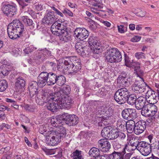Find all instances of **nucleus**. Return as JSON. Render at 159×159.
<instances>
[{"instance_id": "nucleus-23", "label": "nucleus", "mask_w": 159, "mask_h": 159, "mask_svg": "<svg viewBox=\"0 0 159 159\" xmlns=\"http://www.w3.org/2000/svg\"><path fill=\"white\" fill-rule=\"evenodd\" d=\"M62 120H64L63 114L57 116L55 118H52L51 120V123L52 126L55 127H59L62 125Z\"/></svg>"}, {"instance_id": "nucleus-25", "label": "nucleus", "mask_w": 159, "mask_h": 159, "mask_svg": "<svg viewBox=\"0 0 159 159\" xmlns=\"http://www.w3.org/2000/svg\"><path fill=\"white\" fill-rule=\"evenodd\" d=\"M136 123L133 120H129L126 122V129L129 133H132L135 131Z\"/></svg>"}, {"instance_id": "nucleus-48", "label": "nucleus", "mask_w": 159, "mask_h": 159, "mask_svg": "<svg viewBox=\"0 0 159 159\" xmlns=\"http://www.w3.org/2000/svg\"><path fill=\"white\" fill-rule=\"evenodd\" d=\"M107 139H100L98 142L97 145L98 148L102 151V149L104 148L105 143Z\"/></svg>"}, {"instance_id": "nucleus-42", "label": "nucleus", "mask_w": 159, "mask_h": 159, "mask_svg": "<svg viewBox=\"0 0 159 159\" xmlns=\"http://www.w3.org/2000/svg\"><path fill=\"white\" fill-rule=\"evenodd\" d=\"M81 153V151L76 150L73 152L72 157L73 159H83Z\"/></svg>"}, {"instance_id": "nucleus-62", "label": "nucleus", "mask_w": 159, "mask_h": 159, "mask_svg": "<svg viewBox=\"0 0 159 159\" xmlns=\"http://www.w3.org/2000/svg\"><path fill=\"white\" fill-rule=\"evenodd\" d=\"M62 101L66 102H67L70 103V104H73L74 103V102L72 100L71 98L68 96L63 97V99H62Z\"/></svg>"}, {"instance_id": "nucleus-58", "label": "nucleus", "mask_w": 159, "mask_h": 159, "mask_svg": "<svg viewBox=\"0 0 159 159\" xmlns=\"http://www.w3.org/2000/svg\"><path fill=\"white\" fill-rule=\"evenodd\" d=\"M155 91L152 90L151 88L149 86L148 89H147L144 92H146V96L148 97L147 99H149V98L151 96V95Z\"/></svg>"}, {"instance_id": "nucleus-56", "label": "nucleus", "mask_w": 159, "mask_h": 159, "mask_svg": "<svg viewBox=\"0 0 159 159\" xmlns=\"http://www.w3.org/2000/svg\"><path fill=\"white\" fill-rule=\"evenodd\" d=\"M125 78L123 76H120L117 79V83L120 84V85H123L124 84L127 83L125 80Z\"/></svg>"}, {"instance_id": "nucleus-37", "label": "nucleus", "mask_w": 159, "mask_h": 159, "mask_svg": "<svg viewBox=\"0 0 159 159\" xmlns=\"http://www.w3.org/2000/svg\"><path fill=\"white\" fill-rule=\"evenodd\" d=\"M111 119V117L109 116L103 117L101 119V126L103 125L107 126L108 125H111L112 123Z\"/></svg>"}, {"instance_id": "nucleus-33", "label": "nucleus", "mask_w": 159, "mask_h": 159, "mask_svg": "<svg viewBox=\"0 0 159 159\" xmlns=\"http://www.w3.org/2000/svg\"><path fill=\"white\" fill-rule=\"evenodd\" d=\"M110 129L111 132L109 139H113L118 138V134L119 132L118 129L117 128H113L112 127Z\"/></svg>"}, {"instance_id": "nucleus-12", "label": "nucleus", "mask_w": 159, "mask_h": 159, "mask_svg": "<svg viewBox=\"0 0 159 159\" xmlns=\"http://www.w3.org/2000/svg\"><path fill=\"white\" fill-rule=\"evenodd\" d=\"M122 117L128 120H134L137 117V113L135 109L125 108L121 112Z\"/></svg>"}, {"instance_id": "nucleus-47", "label": "nucleus", "mask_w": 159, "mask_h": 159, "mask_svg": "<svg viewBox=\"0 0 159 159\" xmlns=\"http://www.w3.org/2000/svg\"><path fill=\"white\" fill-rule=\"evenodd\" d=\"M67 24L64 23L63 21L62 22L60 23H59V24L58 25V27H59V31L60 32H64L65 31H67Z\"/></svg>"}, {"instance_id": "nucleus-39", "label": "nucleus", "mask_w": 159, "mask_h": 159, "mask_svg": "<svg viewBox=\"0 0 159 159\" xmlns=\"http://www.w3.org/2000/svg\"><path fill=\"white\" fill-rule=\"evenodd\" d=\"M89 53L90 51L89 48L85 46L84 48H83V49L82 50H80V52H79L78 54L81 57H88Z\"/></svg>"}, {"instance_id": "nucleus-26", "label": "nucleus", "mask_w": 159, "mask_h": 159, "mask_svg": "<svg viewBox=\"0 0 159 159\" xmlns=\"http://www.w3.org/2000/svg\"><path fill=\"white\" fill-rule=\"evenodd\" d=\"M111 126H107L104 127L102 130L101 132V135L103 137L106 139H109L110 136V133Z\"/></svg>"}, {"instance_id": "nucleus-24", "label": "nucleus", "mask_w": 159, "mask_h": 159, "mask_svg": "<svg viewBox=\"0 0 159 159\" xmlns=\"http://www.w3.org/2000/svg\"><path fill=\"white\" fill-rule=\"evenodd\" d=\"M71 91V88L69 85H66L63 86L60 91L57 92V93L59 92L60 93L59 95V97L60 99H63V97L67 96L70 94Z\"/></svg>"}, {"instance_id": "nucleus-1", "label": "nucleus", "mask_w": 159, "mask_h": 159, "mask_svg": "<svg viewBox=\"0 0 159 159\" xmlns=\"http://www.w3.org/2000/svg\"><path fill=\"white\" fill-rule=\"evenodd\" d=\"M24 30L23 24L18 19H15L7 26L8 36L10 39L13 40L20 38L25 40L29 36L28 34L23 33Z\"/></svg>"}, {"instance_id": "nucleus-45", "label": "nucleus", "mask_w": 159, "mask_h": 159, "mask_svg": "<svg viewBox=\"0 0 159 159\" xmlns=\"http://www.w3.org/2000/svg\"><path fill=\"white\" fill-rule=\"evenodd\" d=\"M62 99H61V109L63 108L70 109L72 106L73 104H70L68 102L62 101Z\"/></svg>"}, {"instance_id": "nucleus-64", "label": "nucleus", "mask_w": 159, "mask_h": 159, "mask_svg": "<svg viewBox=\"0 0 159 159\" xmlns=\"http://www.w3.org/2000/svg\"><path fill=\"white\" fill-rule=\"evenodd\" d=\"M10 72V71L4 67L0 69V74H2L3 76L7 75Z\"/></svg>"}, {"instance_id": "nucleus-50", "label": "nucleus", "mask_w": 159, "mask_h": 159, "mask_svg": "<svg viewBox=\"0 0 159 159\" xmlns=\"http://www.w3.org/2000/svg\"><path fill=\"white\" fill-rule=\"evenodd\" d=\"M85 46H84L83 44L80 42H77L75 44V48L76 52L78 53L80 52V50L83 49Z\"/></svg>"}, {"instance_id": "nucleus-38", "label": "nucleus", "mask_w": 159, "mask_h": 159, "mask_svg": "<svg viewBox=\"0 0 159 159\" xmlns=\"http://www.w3.org/2000/svg\"><path fill=\"white\" fill-rule=\"evenodd\" d=\"M147 105H146L145 106L143 107L141 109V114L142 116L145 117H148L152 116L150 112L149 111Z\"/></svg>"}, {"instance_id": "nucleus-15", "label": "nucleus", "mask_w": 159, "mask_h": 159, "mask_svg": "<svg viewBox=\"0 0 159 159\" xmlns=\"http://www.w3.org/2000/svg\"><path fill=\"white\" fill-rule=\"evenodd\" d=\"M21 20L25 25L29 26L30 29L32 30H34L36 29H39L40 28L38 24L36 22H33L32 20L30 19L27 16H22L21 18Z\"/></svg>"}, {"instance_id": "nucleus-36", "label": "nucleus", "mask_w": 159, "mask_h": 159, "mask_svg": "<svg viewBox=\"0 0 159 159\" xmlns=\"http://www.w3.org/2000/svg\"><path fill=\"white\" fill-rule=\"evenodd\" d=\"M113 146L114 149L117 151H121L122 149V143L121 141L117 140L113 142Z\"/></svg>"}, {"instance_id": "nucleus-31", "label": "nucleus", "mask_w": 159, "mask_h": 159, "mask_svg": "<svg viewBox=\"0 0 159 159\" xmlns=\"http://www.w3.org/2000/svg\"><path fill=\"white\" fill-rule=\"evenodd\" d=\"M117 91L126 102V99L129 94V92L127 89L125 88H123L118 89Z\"/></svg>"}, {"instance_id": "nucleus-14", "label": "nucleus", "mask_w": 159, "mask_h": 159, "mask_svg": "<svg viewBox=\"0 0 159 159\" xmlns=\"http://www.w3.org/2000/svg\"><path fill=\"white\" fill-rule=\"evenodd\" d=\"M61 99H57L49 102L47 106V109L53 112H56L60 109H61Z\"/></svg>"}, {"instance_id": "nucleus-49", "label": "nucleus", "mask_w": 159, "mask_h": 159, "mask_svg": "<svg viewBox=\"0 0 159 159\" xmlns=\"http://www.w3.org/2000/svg\"><path fill=\"white\" fill-rule=\"evenodd\" d=\"M46 58L41 52H39L36 54V58L39 60L40 62H43L45 59Z\"/></svg>"}, {"instance_id": "nucleus-21", "label": "nucleus", "mask_w": 159, "mask_h": 159, "mask_svg": "<svg viewBox=\"0 0 159 159\" xmlns=\"http://www.w3.org/2000/svg\"><path fill=\"white\" fill-rule=\"evenodd\" d=\"M45 93V98L46 101L45 103L48 102V103L49 102H52V101L57 99H60V98H59V95L60 93L59 92L57 93Z\"/></svg>"}, {"instance_id": "nucleus-22", "label": "nucleus", "mask_w": 159, "mask_h": 159, "mask_svg": "<svg viewBox=\"0 0 159 159\" xmlns=\"http://www.w3.org/2000/svg\"><path fill=\"white\" fill-rule=\"evenodd\" d=\"M147 99L143 96H140L137 98L135 106L138 110H141L145 105Z\"/></svg>"}, {"instance_id": "nucleus-6", "label": "nucleus", "mask_w": 159, "mask_h": 159, "mask_svg": "<svg viewBox=\"0 0 159 159\" xmlns=\"http://www.w3.org/2000/svg\"><path fill=\"white\" fill-rule=\"evenodd\" d=\"M148 87L149 86L144 82L143 78L140 80H136L131 86L132 90L137 93L144 92Z\"/></svg>"}, {"instance_id": "nucleus-61", "label": "nucleus", "mask_w": 159, "mask_h": 159, "mask_svg": "<svg viewBox=\"0 0 159 159\" xmlns=\"http://www.w3.org/2000/svg\"><path fill=\"white\" fill-rule=\"evenodd\" d=\"M61 11L66 16H68L71 17L73 16V13L66 8L64 9Z\"/></svg>"}, {"instance_id": "nucleus-30", "label": "nucleus", "mask_w": 159, "mask_h": 159, "mask_svg": "<svg viewBox=\"0 0 159 159\" xmlns=\"http://www.w3.org/2000/svg\"><path fill=\"white\" fill-rule=\"evenodd\" d=\"M114 97L115 100L119 104H123L126 102L124 98L120 95L117 91L115 93Z\"/></svg>"}, {"instance_id": "nucleus-43", "label": "nucleus", "mask_w": 159, "mask_h": 159, "mask_svg": "<svg viewBox=\"0 0 159 159\" xmlns=\"http://www.w3.org/2000/svg\"><path fill=\"white\" fill-rule=\"evenodd\" d=\"M87 20L89 22V27L90 30H94L97 28L96 24L95 22L91 19L88 18Z\"/></svg>"}, {"instance_id": "nucleus-17", "label": "nucleus", "mask_w": 159, "mask_h": 159, "mask_svg": "<svg viewBox=\"0 0 159 159\" xmlns=\"http://www.w3.org/2000/svg\"><path fill=\"white\" fill-rule=\"evenodd\" d=\"M39 84L38 82L34 81H31L29 83L28 88L30 97H33L37 93L40 91H38Z\"/></svg>"}, {"instance_id": "nucleus-18", "label": "nucleus", "mask_w": 159, "mask_h": 159, "mask_svg": "<svg viewBox=\"0 0 159 159\" xmlns=\"http://www.w3.org/2000/svg\"><path fill=\"white\" fill-rule=\"evenodd\" d=\"M146 124L145 121L143 120L139 121L136 123L134 133L139 135L142 133L146 128Z\"/></svg>"}, {"instance_id": "nucleus-4", "label": "nucleus", "mask_w": 159, "mask_h": 159, "mask_svg": "<svg viewBox=\"0 0 159 159\" xmlns=\"http://www.w3.org/2000/svg\"><path fill=\"white\" fill-rule=\"evenodd\" d=\"M88 43L91 46V48L94 56L96 55L97 57L99 53L102 51V48L100 46L101 43L98 40V38L96 37L90 36L89 39Z\"/></svg>"}, {"instance_id": "nucleus-35", "label": "nucleus", "mask_w": 159, "mask_h": 159, "mask_svg": "<svg viewBox=\"0 0 159 159\" xmlns=\"http://www.w3.org/2000/svg\"><path fill=\"white\" fill-rule=\"evenodd\" d=\"M100 153L99 149L94 147L91 148L89 152V154L93 156L94 158V159H95L97 157L101 156Z\"/></svg>"}, {"instance_id": "nucleus-11", "label": "nucleus", "mask_w": 159, "mask_h": 159, "mask_svg": "<svg viewBox=\"0 0 159 159\" xmlns=\"http://www.w3.org/2000/svg\"><path fill=\"white\" fill-rule=\"evenodd\" d=\"M63 116L66 124L69 126H74L79 123V118L76 115L64 113Z\"/></svg>"}, {"instance_id": "nucleus-16", "label": "nucleus", "mask_w": 159, "mask_h": 159, "mask_svg": "<svg viewBox=\"0 0 159 159\" xmlns=\"http://www.w3.org/2000/svg\"><path fill=\"white\" fill-rule=\"evenodd\" d=\"M32 99H34L36 103L40 105H42L45 102L46 100L45 98V93L41 91L37 93L33 97H31Z\"/></svg>"}, {"instance_id": "nucleus-46", "label": "nucleus", "mask_w": 159, "mask_h": 159, "mask_svg": "<svg viewBox=\"0 0 159 159\" xmlns=\"http://www.w3.org/2000/svg\"><path fill=\"white\" fill-rule=\"evenodd\" d=\"M134 12L136 16L140 17H143L146 14V12L141 9L135 10Z\"/></svg>"}, {"instance_id": "nucleus-28", "label": "nucleus", "mask_w": 159, "mask_h": 159, "mask_svg": "<svg viewBox=\"0 0 159 159\" xmlns=\"http://www.w3.org/2000/svg\"><path fill=\"white\" fill-rule=\"evenodd\" d=\"M58 36L61 42H66L70 39V35L67 31L61 32L60 34Z\"/></svg>"}, {"instance_id": "nucleus-57", "label": "nucleus", "mask_w": 159, "mask_h": 159, "mask_svg": "<svg viewBox=\"0 0 159 159\" xmlns=\"http://www.w3.org/2000/svg\"><path fill=\"white\" fill-rule=\"evenodd\" d=\"M36 49L33 46H30L25 48L24 50V51L25 54H28L29 53H31Z\"/></svg>"}, {"instance_id": "nucleus-7", "label": "nucleus", "mask_w": 159, "mask_h": 159, "mask_svg": "<svg viewBox=\"0 0 159 159\" xmlns=\"http://www.w3.org/2000/svg\"><path fill=\"white\" fill-rule=\"evenodd\" d=\"M62 137L58 132L55 131H51L50 134L47 137L46 143L51 146H55L61 141Z\"/></svg>"}, {"instance_id": "nucleus-59", "label": "nucleus", "mask_w": 159, "mask_h": 159, "mask_svg": "<svg viewBox=\"0 0 159 159\" xmlns=\"http://www.w3.org/2000/svg\"><path fill=\"white\" fill-rule=\"evenodd\" d=\"M41 52L43 54H44V56L46 57H48L51 56L52 55V53L49 49L45 48L41 50Z\"/></svg>"}, {"instance_id": "nucleus-54", "label": "nucleus", "mask_w": 159, "mask_h": 159, "mask_svg": "<svg viewBox=\"0 0 159 159\" xmlns=\"http://www.w3.org/2000/svg\"><path fill=\"white\" fill-rule=\"evenodd\" d=\"M113 159H120L122 152L121 151H114L112 153Z\"/></svg>"}, {"instance_id": "nucleus-5", "label": "nucleus", "mask_w": 159, "mask_h": 159, "mask_svg": "<svg viewBox=\"0 0 159 159\" xmlns=\"http://www.w3.org/2000/svg\"><path fill=\"white\" fill-rule=\"evenodd\" d=\"M133 144L139 150L142 155L147 156L151 152L150 144L144 141H136Z\"/></svg>"}, {"instance_id": "nucleus-51", "label": "nucleus", "mask_w": 159, "mask_h": 159, "mask_svg": "<svg viewBox=\"0 0 159 159\" xmlns=\"http://www.w3.org/2000/svg\"><path fill=\"white\" fill-rule=\"evenodd\" d=\"M111 147V145L110 142L107 140L105 143L104 148L102 149V151L103 152L108 151Z\"/></svg>"}, {"instance_id": "nucleus-29", "label": "nucleus", "mask_w": 159, "mask_h": 159, "mask_svg": "<svg viewBox=\"0 0 159 159\" xmlns=\"http://www.w3.org/2000/svg\"><path fill=\"white\" fill-rule=\"evenodd\" d=\"M126 122L122 119H119L117 122V126L118 129L121 131L126 130Z\"/></svg>"}, {"instance_id": "nucleus-52", "label": "nucleus", "mask_w": 159, "mask_h": 159, "mask_svg": "<svg viewBox=\"0 0 159 159\" xmlns=\"http://www.w3.org/2000/svg\"><path fill=\"white\" fill-rule=\"evenodd\" d=\"M42 149L47 155H51L55 154L56 149H49L45 147L43 148Z\"/></svg>"}, {"instance_id": "nucleus-9", "label": "nucleus", "mask_w": 159, "mask_h": 159, "mask_svg": "<svg viewBox=\"0 0 159 159\" xmlns=\"http://www.w3.org/2000/svg\"><path fill=\"white\" fill-rule=\"evenodd\" d=\"M3 13L8 17H11L16 14V5L14 3L4 4L2 8Z\"/></svg>"}, {"instance_id": "nucleus-32", "label": "nucleus", "mask_w": 159, "mask_h": 159, "mask_svg": "<svg viewBox=\"0 0 159 159\" xmlns=\"http://www.w3.org/2000/svg\"><path fill=\"white\" fill-rule=\"evenodd\" d=\"M137 99V96L136 94H132L129 95V96L126 99V101H127L128 104L133 105L136 103Z\"/></svg>"}, {"instance_id": "nucleus-2", "label": "nucleus", "mask_w": 159, "mask_h": 159, "mask_svg": "<svg viewBox=\"0 0 159 159\" xmlns=\"http://www.w3.org/2000/svg\"><path fill=\"white\" fill-rule=\"evenodd\" d=\"M65 63L69 74L75 75L81 69L80 61L75 57H70L67 58Z\"/></svg>"}, {"instance_id": "nucleus-34", "label": "nucleus", "mask_w": 159, "mask_h": 159, "mask_svg": "<svg viewBox=\"0 0 159 159\" xmlns=\"http://www.w3.org/2000/svg\"><path fill=\"white\" fill-rule=\"evenodd\" d=\"M154 104L151 103L147 104V106H148L152 116H154L156 114L157 111V107L154 105Z\"/></svg>"}, {"instance_id": "nucleus-60", "label": "nucleus", "mask_w": 159, "mask_h": 159, "mask_svg": "<svg viewBox=\"0 0 159 159\" xmlns=\"http://www.w3.org/2000/svg\"><path fill=\"white\" fill-rule=\"evenodd\" d=\"M126 152H122L121 157L120 159H130L132 153L131 152L126 154Z\"/></svg>"}, {"instance_id": "nucleus-8", "label": "nucleus", "mask_w": 159, "mask_h": 159, "mask_svg": "<svg viewBox=\"0 0 159 159\" xmlns=\"http://www.w3.org/2000/svg\"><path fill=\"white\" fill-rule=\"evenodd\" d=\"M52 72H42L38 77V82L40 86L43 87L47 84L50 85Z\"/></svg>"}, {"instance_id": "nucleus-3", "label": "nucleus", "mask_w": 159, "mask_h": 159, "mask_svg": "<svg viewBox=\"0 0 159 159\" xmlns=\"http://www.w3.org/2000/svg\"><path fill=\"white\" fill-rule=\"evenodd\" d=\"M105 56L106 60L111 63L120 62L122 59L120 52L116 48H110L107 50Z\"/></svg>"}, {"instance_id": "nucleus-20", "label": "nucleus", "mask_w": 159, "mask_h": 159, "mask_svg": "<svg viewBox=\"0 0 159 159\" xmlns=\"http://www.w3.org/2000/svg\"><path fill=\"white\" fill-rule=\"evenodd\" d=\"M25 81L22 77L17 78L15 80L14 88L16 91H20L24 88Z\"/></svg>"}, {"instance_id": "nucleus-27", "label": "nucleus", "mask_w": 159, "mask_h": 159, "mask_svg": "<svg viewBox=\"0 0 159 159\" xmlns=\"http://www.w3.org/2000/svg\"><path fill=\"white\" fill-rule=\"evenodd\" d=\"M127 66L128 67L132 66L134 67L135 69V70L137 73H140L142 74L143 73V71L140 69V64L139 62L132 61L130 62V65H127Z\"/></svg>"}, {"instance_id": "nucleus-10", "label": "nucleus", "mask_w": 159, "mask_h": 159, "mask_svg": "<svg viewBox=\"0 0 159 159\" xmlns=\"http://www.w3.org/2000/svg\"><path fill=\"white\" fill-rule=\"evenodd\" d=\"M51 77L50 85L56 84L59 86L63 85L66 82V78L62 75H59L56 72H52Z\"/></svg>"}, {"instance_id": "nucleus-13", "label": "nucleus", "mask_w": 159, "mask_h": 159, "mask_svg": "<svg viewBox=\"0 0 159 159\" xmlns=\"http://www.w3.org/2000/svg\"><path fill=\"white\" fill-rule=\"evenodd\" d=\"M74 36L75 38L83 40L89 36L88 31L84 28H78L74 31Z\"/></svg>"}, {"instance_id": "nucleus-53", "label": "nucleus", "mask_w": 159, "mask_h": 159, "mask_svg": "<svg viewBox=\"0 0 159 159\" xmlns=\"http://www.w3.org/2000/svg\"><path fill=\"white\" fill-rule=\"evenodd\" d=\"M59 129L58 131V133L62 137L64 138L66 134V130L65 127L61 125L59 126Z\"/></svg>"}, {"instance_id": "nucleus-55", "label": "nucleus", "mask_w": 159, "mask_h": 159, "mask_svg": "<svg viewBox=\"0 0 159 159\" xmlns=\"http://www.w3.org/2000/svg\"><path fill=\"white\" fill-rule=\"evenodd\" d=\"M66 60L64 61L63 63H60L59 65H57V67L58 70L60 71H62L63 70H64L65 69L66 70L67 69V68H66L67 66L65 63Z\"/></svg>"}, {"instance_id": "nucleus-44", "label": "nucleus", "mask_w": 159, "mask_h": 159, "mask_svg": "<svg viewBox=\"0 0 159 159\" xmlns=\"http://www.w3.org/2000/svg\"><path fill=\"white\" fill-rule=\"evenodd\" d=\"M107 90L104 88H101L99 89L96 93V95L101 98L106 95Z\"/></svg>"}, {"instance_id": "nucleus-63", "label": "nucleus", "mask_w": 159, "mask_h": 159, "mask_svg": "<svg viewBox=\"0 0 159 159\" xmlns=\"http://www.w3.org/2000/svg\"><path fill=\"white\" fill-rule=\"evenodd\" d=\"M114 110L111 107H109L106 111V116L111 117L113 115Z\"/></svg>"}, {"instance_id": "nucleus-19", "label": "nucleus", "mask_w": 159, "mask_h": 159, "mask_svg": "<svg viewBox=\"0 0 159 159\" xmlns=\"http://www.w3.org/2000/svg\"><path fill=\"white\" fill-rule=\"evenodd\" d=\"M57 19L53 12L47 13L43 19V22L48 25H51Z\"/></svg>"}, {"instance_id": "nucleus-41", "label": "nucleus", "mask_w": 159, "mask_h": 159, "mask_svg": "<svg viewBox=\"0 0 159 159\" xmlns=\"http://www.w3.org/2000/svg\"><path fill=\"white\" fill-rule=\"evenodd\" d=\"M8 87V82L5 80H0V92H3Z\"/></svg>"}, {"instance_id": "nucleus-40", "label": "nucleus", "mask_w": 159, "mask_h": 159, "mask_svg": "<svg viewBox=\"0 0 159 159\" xmlns=\"http://www.w3.org/2000/svg\"><path fill=\"white\" fill-rule=\"evenodd\" d=\"M57 23H53L51 27V30L52 33L54 35L58 36L60 34V32L59 30L56 27L57 25Z\"/></svg>"}]
</instances>
